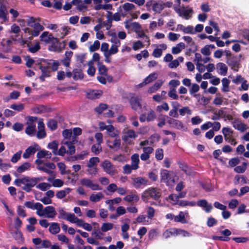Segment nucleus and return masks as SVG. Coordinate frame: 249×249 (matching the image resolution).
Instances as JSON below:
<instances>
[{"instance_id": "423d86ee", "label": "nucleus", "mask_w": 249, "mask_h": 249, "mask_svg": "<svg viewBox=\"0 0 249 249\" xmlns=\"http://www.w3.org/2000/svg\"><path fill=\"white\" fill-rule=\"evenodd\" d=\"M141 99L138 96H134L133 94H131L129 96L128 100L131 108L137 111L139 109L142 108V105L141 104Z\"/></svg>"}, {"instance_id": "cd10ccee", "label": "nucleus", "mask_w": 249, "mask_h": 249, "mask_svg": "<svg viewBox=\"0 0 249 249\" xmlns=\"http://www.w3.org/2000/svg\"><path fill=\"white\" fill-rule=\"evenodd\" d=\"M177 205H179L180 207H186V206H195L196 203L195 201H189L184 200H178V202L175 203Z\"/></svg>"}, {"instance_id": "39448f33", "label": "nucleus", "mask_w": 249, "mask_h": 249, "mask_svg": "<svg viewBox=\"0 0 249 249\" xmlns=\"http://www.w3.org/2000/svg\"><path fill=\"white\" fill-rule=\"evenodd\" d=\"M173 172H170L166 169H161L160 172V181L169 186L175 182V179L173 177Z\"/></svg>"}, {"instance_id": "dca6fc26", "label": "nucleus", "mask_w": 249, "mask_h": 249, "mask_svg": "<svg viewBox=\"0 0 249 249\" xmlns=\"http://www.w3.org/2000/svg\"><path fill=\"white\" fill-rule=\"evenodd\" d=\"M40 41L46 43H50L54 39V36L52 34H49L48 32H44L40 36Z\"/></svg>"}, {"instance_id": "680f3d73", "label": "nucleus", "mask_w": 249, "mask_h": 249, "mask_svg": "<svg viewBox=\"0 0 249 249\" xmlns=\"http://www.w3.org/2000/svg\"><path fill=\"white\" fill-rule=\"evenodd\" d=\"M92 181V180L88 178H82L80 181V184L82 185L85 186L89 188L90 187Z\"/></svg>"}, {"instance_id": "ddd939ff", "label": "nucleus", "mask_w": 249, "mask_h": 249, "mask_svg": "<svg viewBox=\"0 0 249 249\" xmlns=\"http://www.w3.org/2000/svg\"><path fill=\"white\" fill-rule=\"evenodd\" d=\"M73 79L75 81L83 79L84 76V74L81 69V65L78 68H74L72 70Z\"/></svg>"}, {"instance_id": "aec40b11", "label": "nucleus", "mask_w": 249, "mask_h": 249, "mask_svg": "<svg viewBox=\"0 0 249 249\" xmlns=\"http://www.w3.org/2000/svg\"><path fill=\"white\" fill-rule=\"evenodd\" d=\"M7 15L8 12L6 6L3 4H1L0 5V18L2 19L4 21H8Z\"/></svg>"}, {"instance_id": "f704fd0d", "label": "nucleus", "mask_w": 249, "mask_h": 249, "mask_svg": "<svg viewBox=\"0 0 249 249\" xmlns=\"http://www.w3.org/2000/svg\"><path fill=\"white\" fill-rule=\"evenodd\" d=\"M124 200L128 202H131L133 201H138L139 200V197L135 194L128 195L124 198Z\"/></svg>"}, {"instance_id": "49530a36", "label": "nucleus", "mask_w": 249, "mask_h": 249, "mask_svg": "<svg viewBox=\"0 0 249 249\" xmlns=\"http://www.w3.org/2000/svg\"><path fill=\"white\" fill-rule=\"evenodd\" d=\"M10 107L11 109L16 110L18 112H20L24 109V105L23 104H21V103H20L18 105L14 104H12L10 106Z\"/></svg>"}, {"instance_id": "2f4dec72", "label": "nucleus", "mask_w": 249, "mask_h": 249, "mask_svg": "<svg viewBox=\"0 0 249 249\" xmlns=\"http://www.w3.org/2000/svg\"><path fill=\"white\" fill-rule=\"evenodd\" d=\"M102 94L101 90H92L88 94V98L89 99L93 100L99 98Z\"/></svg>"}, {"instance_id": "052dcab7", "label": "nucleus", "mask_w": 249, "mask_h": 249, "mask_svg": "<svg viewBox=\"0 0 249 249\" xmlns=\"http://www.w3.org/2000/svg\"><path fill=\"white\" fill-rule=\"evenodd\" d=\"M157 76L156 73H152L150 74L148 76H147L144 80L145 82H147V84L152 82L157 79Z\"/></svg>"}, {"instance_id": "de8ad7c7", "label": "nucleus", "mask_w": 249, "mask_h": 249, "mask_svg": "<svg viewBox=\"0 0 249 249\" xmlns=\"http://www.w3.org/2000/svg\"><path fill=\"white\" fill-rule=\"evenodd\" d=\"M107 108V105L106 104H100L98 106L95 107V110L99 114H101Z\"/></svg>"}, {"instance_id": "f03ea898", "label": "nucleus", "mask_w": 249, "mask_h": 249, "mask_svg": "<svg viewBox=\"0 0 249 249\" xmlns=\"http://www.w3.org/2000/svg\"><path fill=\"white\" fill-rule=\"evenodd\" d=\"M39 70L41 71V74L39 77L41 81L44 82L46 77H49L51 76L50 62L48 60L41 58L40 62L37 63V66L35 68V71Z\"/></svg>"}, {"instance_id": "5fc2aeb1", "label": "nucleus", "mask_w": 249, "mask_h": 249, "mask_svg": "<svg viewBox=\"0 0 249 249\" xmlns=\"http://www.w3.org/2000/svg\"><path fill=\"white\" fill-rule=\"evenodd\" d=\"M100 43L98 40L94 41L93 44L89 47V51L91 52H95L98 50L100 48Z\"/></svg>"}, {"instance_id": "0e129e2a", "label": "nucleus", "mask_w": 249, "mask_h": 249, "mask_svg": "<svg viewBox=\"0 0 249 249\" xmlns=\"http://www.w3.org/2000/svg\"><path fill=\"white\" fill-rule=\"evenodd\" d=\"M123 8L125 12H128L135 8V5L130 3L126 2L123 5Z\"/></svg>"}, {"instance_id": "c03bdc74", "label": "nucleus", "mask_w": 249, "mask_h": 249, "mask_svg": "<svg viewBox=\"0 0 249 249\" xmlns=\"http://www.w3.org/2000/svg\"><path fill=\"white\" fill-rule=\"evenodd\" d=\"M88 65L89 66V68L87 70L88 74L90 76L94 75L95 72V69L92 66L93 62L92 60L89 61Z\"/></svg>"}, {"instance_id": "ea45409f", "label": "nucleus", "mask_w": 249, "mask_h": 249, "mask_svg": "<svg viewBox=\"0 0 249 249\" xmlns=\"http://www.w3.org/2000/svg\"><path fill=\"white\" fill-rule=\"evenodd\" d=\"M113 224L111 223H104L101 227V230L103 232H106L113 229Z\"/></svg>"}, {"instance_id": "8fccbe9b", "label": "nucleus", "mask_w": 249, "mask_h": 249, "mask_svg": "<svg viewBox=\"0 0 249 249\" xmlns=\"http://www.w3.org/2000/svg\"><path fill=\"white\" fill-rule=\"evenodd\" d=\"M21 154L22 151L19 150L14 154L11 159V162L13 163L17 162L20 159Z\"/></svg>"}, {"instance_id": "1a4fd4ad", "label": "nucleus", "mask_w": 249, "mask_h": 249, "mask_svg": "<svg viewBox=\"0 0 249 249\" xmlns=\"http://www.w3.org/2000/svg\"><path fill=\"white\" fill-rule=\"evenodd\" d=\"M220 233L223 236H214L213 239L214 240H218L221 241H229L230 238L229 237L231 234V232L228 229H225L220 231Z\"/></svg>"}, {"instance_id": "4468645a", "label": "nucleus", "mask_w": 249, "mask_h": 249, "mask_svg": "<svg viewBox=\"0 0 249 249\" xmlns=\"http://www.w3.org/2000/svg\"><path fill=\"white\" fill-rule=\"evenodd\" d=\"M74 139L75 138L73 137L71 141H66L64 143L68 146L69 150L67 151V153L70 155H72L75 152V148L73 144L77 142V140Z\"/></svg>"}, {"instance_id": "09e8293b", "label": "nucleus", "mask_w": 249, "mask_h": 249, "mask_svg": "<svg viewBox=\"0 0 249 249\" xmlns=\"http://www.w3.org/2000/svg\"><path fill=\"white\" fill-rule=\"evenodd\" d=\"M222 84L223 85L222 90L224 92L228 91L229 90V80L227 78H223L222 80Z\"/></svg>"}, {"instance_id": "6e6d98bb", "label": "nucleus", "mask_w": 249, "mask_h": 249, "mask_svg": "<svg viewBox=\"0 0 249 249\" xmlns=\"http://www.w3.org/2000/svg\"><path fill=\"white\" fill-rule=\"evenodd\" d=\"M34 209L37 210L36 213L38 215L40 216L44 215V213H39V211H42L43 209V205L41 203L39 202L36 203Z\"/></svg>"}, {"instance_id": "412c9836", "label": "nucleus", "mask_w": 249, "mask_h": 249, "mask_svg": "<svg viewBox=\"0 0 249 249\" xmlns=\"http://www.w3.org/2000/svg\"><path fill=\"white\" fill-rule=\"evenodd\" d=\"M37 149L34 146H30L28 147L25 151L23 154V157L24 159L29 158L31 155L34 154Z\"/></svg>"}, {"instance_id": "e2e57ef3", "label": "nucleus", "mask_w": 249, "mask_h": 249, "mask_svg": "<svg viewBox=\"0 0 249 249\" xmlns=\"http://www.w3.org/2000/svg\"><path fill=\"white\" fill-rule=\"evenodd\" d=\"M155 157L158 160H161L163 158V150L162 149L158 148L156 151Z\"/></svg>"}, {"instance_id": "a19ab883", "label": "nucleus", "mask_w": 249, "mask_h": 249, "mask_svg": "<svg viewBox=\"0 0 249 249\" xmlns=\"http://www.w3.org/2000/svg\"><path fill=\"white\" fill-rule=\"evenodd\" d=\"M174 104H176L177 107L174 106L173 108L169 111V114L170 116H172L174 118H177L178 117L177 111L178 110V107L179 106V104L178 102H175Z\"/></svg>"}, {"instance_id": "a211bd4d", "label": "nucleus", "mask_w": 249, "mask_h": 249, "mask_svg": "<svg viewBox=\"0 0 249 249\" xmlns=\"http://www.w3.org/2000/svg\"><path fill=\"white\" fill-rule=\"evenodd\" d=\"M177 12L179 14L180 16H183L186 19H188L190 18L189 14L192 13L193 10L192 8L186 9L185 7H183L181 10L179 9Z\"/></svg>"}, {"instance_id": "a18cd8bd", "label": "nucleus", "mask_w": 249, "mask_h": 249, "mask_svg": "<svg viewBox=\"0 0 249 249\" xmlns=\"http://www.w3.org/2000/svg\"><path fill=\"white\" fill-rule=\"evenodd\" d=\"M174 231H175L176 236L180 235L183 237H187L189 236L190 234L188 231L180 229H175Z\"/></svg>"}, {"instance_id": "b1692460", "label": "nucleus", "mask_w": 249, "mask_h": 249, "mask_svg": "<svg viewBox=\"0 0 249 249\" xmlns=\"http://www.w3.org/2000/svg\"><path fill=\"white\" fill-rule=\"evenodd\" d=\"M217 69L219 71L218 73L222 75H226L228 71L227 66L223 63L219 62L217 64Z\"/></svg>"}, {"instance_id": "9b49d317", "label": "nucleus", "mask_w": 249, "mask_h": 249, "mask_svg": "<svg viewBox=\"0 0 249 249\" xmlns=\"http://www.w3.org/2000/svg\"><path fill=\"white\" fill-rule=\"evenodd\" d=\"M24 60L26 61V66L28 68H32L35 70V68L37 66V63H39L41 61V59H38L37 60H34L30 57L29 55L25 56Z\"/></svg>"}, {"instance_id": "f257e3e1", "label": "nucleus", "mask_w": 249, "mask_h": 249, "mask_svg": "<svg viewBox=\"0 0 249 249\" xmlns=\"http://www.w3.org/2000/svg\"><path fill=\"white\" fill-rule=\"evenodd\" d=\"M42 180V178L41 177L30 178L29 176H25L21 178L16 179L14 184L18 187L23 184L24 186L22 187V189L29 193L32 191V187L36 186L38 182Z\"/></svg>"}, {"instance_id": "7c9ffc66", "label": "nucleus", "mask_w": 249, "mask_h": 249, "mask_svg": "<svg viewBox=\"0 0 249 249\" xmlns=\"http://www.w3.org/2000/svg\"><path fill=\"white\" fill-rule=\"evenodd\" d=\"M200 89L199 86L197 84H193L192 85L191 88L189 89V92L191 95H193L194 97H197V96H199L200 95L199 94H195Z\"/></svg>"}, {"instance_id": "0eeeda50", "label": "nucleus", "mask_w": 249, "mask_h": 249, "mask_svg": "<svg viewBox=\"0 0 249 249\" xmlns=\"http://www.w3.org/2000/svg\"><path fill=\"white\" fill-rule=\"evenodd\" d=\"M166 118L168 119L167 123L171 127L178 130L185 129V125L181 121L169 117L168 116H166Z\"/></svg>"}, {"instance_id": "603ef678", "label": "nucleus", "mask_w": 249, "mask_h": 249, "mask_svg": "<svg viewBox=\"0 0 249 249\" xmlns=\"http://www.w3.org/2000/svg\"><path fill=\"white\" fill-rule=\"evenodd\" d=\"M28 47H29L28 51L32 53H35L40 49V46L38 42L33 46H30L28 44Z\"/></svg>"}, {"instance_id": "4be33fe9", "label": "nucleus", "mask_w": 249, "mask_h": 249, "mask_svg": "<svg viewBox=\"0 0 249 249\" xmlns=\"http://www.w3.org/2000/svg\"><path fill=\"white\" fill-rule=\"evenodd\" d=\"M131 165H133V170H137L139 168V163L140 162L139 155L138 154L135 153L133 154L131 157Z\"/></svg>"}, {"instance_id": "7ed1b4c3", "label": "nucleus", "mask_w": 249, "mask_h": 249, "mask_svg": "<svg viewBox=\"0 0 249 249\" xmlns=\"http://www.w3.org/2000/svg\"><path fill=\"white\" fill-rule=\"evenodd\" d=\"M161 194L162 193L160 188L150 187L143 192L142 195V198L145 202H147L150 198L155 201H159L161 196Z\"/></svg>"}, {"instance_id": "3c124183", "label": "nucleus", "mask_w": 249, "mask_h": 249, "mask_svg": "<svg viewBox=\"0 0 249 249\" xmlns=\"http://www.w3.org/2000/svg\"><path fill=\"white\" fill-rule=\"evenodd\" d=\"M168 94L169 97L173 99L177 100L178 98V96L177 94L176 89L170 88Z\"/></svg>"}, {"instance_id": "bb28decb", "label": "nucleus", "mask_w": 249, "mask_h": 249, "mask_svg": "<svg viewBox=\"0 0 249 249\" xmlns=\"http://www.w3.org/2000/svg\"><path fill=\"white\" fill-rule=\"evenodd\" d=\"M249 128L247 125L241 122H236L234 119V129H237L240 131L243 132Z\"/></svg>"}, {"instance_id": "e433bc0d", "label": "nucleus", "mask_w": 249, "mask_h": 249, "mask_svg": "<svg viewBox=\"0 0 249 249\" xmlns=\"http://www.w3.org/2000/svg\"><path fill=\"white\" fill-rule=\"evenodd\" d=\"M100 159L97 157H92L89 160V163L87 164V166L88 168H92L97 163L99 162Z\"/></svg>"}, {"instance_id": "72a5a7b5", "label": "nucleus", "mask_w": 249, "mask_h": 249, "mask_svg": "<svg viewBox=\"0 0 249 249\" xmlns=\"http://www.w3.org/2000/svg\"><path fill=\"white\" fill-rule=\"evenodd\" d=\"M104 196L103 194L101 192H99L96 195L92 194L89 197V199L92 202H97L99 201Z\"/></svg>"}, {"instance_id": "58836bf2", "label": "nucleus", "mask_w": 249, "mask_h": 249, "mask_svg": "<svg viewBox=\"0 0 249 249\" xmlns=\"http://www.w3.org/2000/svg\"><path fill=\"white\" fill-rule=\"evenodd\" d=\"M247 163L245 162H243L241 166H237L234 168V172L238 173H243L247 169Z\"/></svg>"}, {"instance_id": "f8f14e48", "label": "nucleus", "mask_w": 249, "mask_h": 249, "mask_svg": "<svg viewBox=\"0 0 249 249\" xmlns=\"http://www.w3.org/2000/svg\"><path fill=\"white\" fill-rule=\"evenodd\" d=\"M45 216L47 218H54L57 213L55 208L51 206H47L43 210V213Z\"/></svg>"}, {"instance_id": "4d7b16f0", "label": "nucleus", "mask_w": 249, "mask_h": 249, "mask_svg": "<svg viewBox=\"0 0 249 249\" xmlns=\"http://www.w3.org/2000/svg\"><path fill=\"white\" fill-rule=\"evenodd\" d=\"M50 187L51 185L46 182L40 183L36 186L37 188L40 189L42 191H46L47 188H50Z\"/></svg>"}, {"instance_id": "13d9d810", "label": "nucleus", "mask_w": 249, "mask_h": 249, "mask_svg": "<svg viewBox=\"0 0 249 249\" xmlns=\"http://www.w3.org/2000/svg\"><path fill=\"white\" fill-rule=\"evenodd\" d=\"M152 8L154 11L160 13L163 10V6L162 4L156 2L153 4Z\"/></svg>"}, {"instance_id": "6ab92c4d", "label": "nucleus", "mask_w": 249, "mask_h": 249, "mask_svg": "<svg viewBox=\"0 0 249 249\" xmlns=\"http://www.w3.org/2000/svg\"><path fill=\"white\" fill-rule=\"evenodd\" d=\"M137 137L133 130L129 129L122 137V140L127 142H128L129 138L135 139Z\"/></svg>"}, {"instance_id": "2eb2a0df", "label": "nucleus", "mask_w": 249, "mask_h": 249, "mask_svg": "<svg viewBox=\"0 0 249 249\" xmlns=\"http://www.w3.org/2000/svg\"><path fill=\"white\" fill-rule=\"evenodd\" d=\"M50 43H52L51 45L49 48V50L50 51L60 52L61 51L60 47L58 46L59 44H60L58 38L54 37V39L51 41Z\"/></svg>"}, {"instance_id": "a878e982", "label": "nucleus", "mask_w": 249, "mask_h": 249, "mask_svg": "<svg viewBox=\"0 0 249 249\" xmlns=\"http://www.w3.org/2000/svg\"><path fill=\"white\" fill-rule=\"evenodd\" d=\"M49 230L52 234H55L58 233L60 231L59 224L55 222L52 223L49 227Z\"/></svg>"}, {"instance_id": "bf43d9fd", "label": "nucleus", "mask_w": 249, "mask_h": 249, "mask_svg": "<svg viewBox=\"0 0 249 249\" xmlns=\"http://www.w3.org/2000/svg\"><path fill=\"white\" fill-rule=\"evenodd\" d=\"M110 41L113 44V45H114L120 46L121 45L120 41L118 38L115 33L111 35Z\"/></svg>"}, {"instance_id": "5701e85b", "label": "nucleus", "mask_w": 249, "mask_h": 249, "mask_svg": "<svg viewBox=\"0 0 249 249\" xmlns=\"http://www.w3.org/2000/svg\"><path fill=\"white\" fill-rule=\"evenodd\" d=\"M107 145L111 149L118 150L120 149L121 146V140L120 139H115L113 142L108 141Z\"/></svg>"}, {"instance_id": "4c0bfd02", "label": "nucleus", "mask_w": 249, "mask_h": 249, "mask_svg": "<svg viewBox=\"0 0 249 249\" xmlns=\"http://www.w3.org/2000/svg\"><path fill=\"white\" fill-rule=\"evenodd\" d=\"M174 230H175V228L166 230L163 233V237L167 239L172 236H176Z\"/></svg>"}, {"instance_id": "338daca9", "label": "nucleus", "mask_w": 249, "mask_h": 249, "mask_svg": "<svg viewBox=\"0 0 249 249\" xmlns=\"http://www.w3.org/2000/svg\"><path fill=\"white\" fill-rule=\"evenodd\" d=\"M180 115L182 116L185 115V114H191V110L188 107H185L179 110Z\"/></svg>"}, {"instance_id": "c9c22d12", "label": "nucleus", "mask_w": 249, "mask_h": 249, "mask_svg": "<svg viewBox=\"0 0 249 249\" xmlns=\"http://www.w3.org/2000/svg\"><path fill=\"white\" fill-rule=\"evenodd\" d=\"M98 66L99 73L103 75H107L108 71L107 67L102 63H98Z\"/></svg>"}, {"instance_id": "774afa93", "label": "nucleus", "mask_w": 249, "mask_h": 249, "mask_svg": "<svg viewBox=\"0 0 249 249\" xmlns=\"http://www.w3.org/2000/svg\"><path fill=\"white\" fill-rule=\"evenodd\" d=\"M143 47L142 42L140 40H138L136 42H134L133 44V49L135 51H137L142 48Z\"/></svg>"}, {"instance_id": "393cba45", "label": "nucleus", "mask_w": 249, "mask_h": 249, "mask_svg": "<svg viewBox=\"0 0 249 249\" xmlns=\"http://www.w3.org/2000/svg\"><path fill=\"white\" fill-rule=\"evenodd\" d=\"M31 167V164L28 162H25L20 166H18L17 169L18 173H22L26 171L29 170Z\"/></svg>"}, {"instance_id": "473e14b6", "label": "nucleus", "mask_w": 249, "mask_h": 249, "mask_svg": "<svg viewBox=\"0 0 249 249\" xmlns=\"http://www.w3.org/2000/svg\"><path fill=\"white\" fill-rule=\"evenodd\" d=\"M58 142L56 141H53L50 142L48 145V148L52 149L54 155H57V150L58 149Z\"/></svg>"}, {"instance_id": "6e6552de", "label": "nucleus", "mask_w": 249, "mask_h": 249, "mask_svg": "<svg viewBox=\"0 0 249 249\" xmlns=\"http://www.w3.org/2000/svg\"><path fill=\"white\" fill-rule=\"evenodd\" d=\"M132 180V184L136 189L141 188L142 185H147L148 182L147 179L142 177L133 178Z\"/></svg>"}, {"instance_id": "864d4df0", "label": "nucleus", "mask_w": 249, "mask_h": 249, "mask_svg": "<svg viewBox=\"0 0 249 249\" xmlns=\"http://www.w3.org/2000/svg\"><path fill=\"white\" fill-rule=\"evenodd\" d=\"M86 59V54L82 53L80 54H77L76 55V61L78 63H80V64H83L84 66H85L84 64V62Z\"/></svg>"}, {"instance_id": "37998d69", "label": "nucleus", "mask_w": 249, "mask_h": 249, "mask_svg": "<svg viewBox=\"0 0 249 249\" xmlns=\"http://www.w3.org/2000/svg\"><path fill=\"white\" fill-rule=\"evenodd\" d=\"M36 131V125L31 124L29 125L25 129V133L30 136H32Z\"/></svg>"}, {"instance_id": "20e7f679", "label": "nucleus", "mask_w": 249, "mask_h": 249, "mask_svg": "<svg viewBox=\"0 0 249 249\" xmlns=\"http://www.w3.org/2000/svg\"><path fill=\"white\" fill-rule=\"evenodd\" d=\"M39 19L33 17H30L27 21V25L33 28L32 33V37H29L32 39L33 37L37 36L40 32L42 31L44 28L39 23Z\"/></svg>"}, {"instance_id": "c85d7f7f", "label": "nucleus", "mask_w": 249, "mask_h": 249, "mask_svg": "<svg viewBox=\"0 0 249 249\" xmlns=\"http://www.w3.org/2000/svg\"><path fill=\"white\" fill-rule=\"evenodd\" d=\"M222 163V164L224 166H225L227 167H233V158H231L229 161L228 164L227 163V161L228 160L227 158L224 157H220L218 160Z\"/></svg>"}, {"instance_id": "69168bd1", "label": "nucleus", "mask_w": 249, "mask_h": 249, "mask_svg": "<svg viewBox=\"0 0 249 249\" xmlns=\"http://www.w3.org/2000/svg\"><path fill=\"white\" fill-rule=\"evenodd\" d=\"M217 223V220L213 217H208L207 221V225L209 227H212Z\"/></svg>"}, {"instance_id": "c756f323", "label": "nucleus", "mask_w": 249, "mask_h": 249, "mask_svg": "<svg viewBox=\"0 0 249 249\" xmlns=\"http://www.w3.org/2000/svg\"><path fill=\"white\" fill-rule=\"evenodd\" d=\"M174 221L176 222H180L182 224H185L187 222L183 212H180L179 214L174 217Z\"/></svg>"}, {"instance_id": "f3484780", "label": "nucleus", "mask_w": 249, "mask_h": 249, "mask_svg": "<svg viewBox=\"0 0 249 249\" xmlns=\"http://www.w3.org/2000/svg\"><path fill=\"white\" fill-rule=\"evenodd\" d=\"M178 164L179 168L187 175L191 176L192 172L191 168L188 166L185 163L181 161H178Z\"/></svg>"}, {"instance_id": "79ce46f5", "label": "nucleus", "mask_w": 249, "mask_h": 249, "mask_svg": "<svg viewBox=\"0 0 249 249\" xmlns=\"http://www.w3.org/2000/svg\"><path fill=\"white\" fill-rule=\"evenodd\" d=\"M47 126L52 130H54L57 128V122L54 119L50 120L47 123Z\"/></svg>"}, {"instance_id": "9d476101", "label": "nucleus", "mask_w": 249, "mask_h": 249, "mask_svg": "<svg viewBox=\"0 0 249 249\" xmlns=\"http://www.w3.org/2000/svg\"><path fill=\"white\" fill-rule=\"evenodd\" d=\"M101 166L107 173L110 175H113L114 173L113 165L109 160H105L102 163Z\"/></svg>"}]
</instances>
